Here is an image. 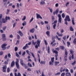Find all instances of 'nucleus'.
Listing matches in <instances>:
<instances>
[{
    "label": "nucleus",
    "mask_w": 76,
    "mask_h": 76,
    "mask_svg": "<svg viewBox=\"0 0 76 76\" xmlns=\"http://www.w3.org/2000/svg\"><path fill=\"white\" fill-rule=\"evenodd\" d=\"M2 14H0V27L1 26L2 22H3V23H6L7 22V20H8V17H7V16H6L5 19L3 18L2 19V21H1V18H2Z\"/></svg>",
    "instance_id": "f257e3e1"
},
{
    "label": "nucleus",
    "mask_w": 76,
    "mask_h": 76,
    "mask_svg": "<svg viewBox=\"0 0 76 76\" xmlns=\"http://www.w3.org/2000/svg\"><path fill=\"white\" fill-rule=\"evenodd\" d=\"M52 51L53 53H55L56 54L55 55V58L56 60H57V56H58V52L56 50H54V49H52Z\"/></svg>",
    "instance_id": "f03ea898"
},
{
    "label": "nucleus",
    "mask_w": 76,
    "mask_h": 76,
    "mask_svg": "<svg viewBox=\"0 0 76 76\" xmlns=\"http://www.w3.org/2000/svg\"><path fill=\"white\" fill-rule=\"evenodd\" d=\"M23 61L22 59H20V63L21 64V65L23 66H25V67L26 69H28V66L26 65L25 63H23Z\"/></svg>",
    "instance_id": "7ed1b4c3"
},
{
    "label": "nucleus",
    "mask_w": 76,
    "mask_h": 76,
    "mask_svg": "<svg viewBox=\"0 0 76 76\" xmlns=\"http://www.w3.org/2000/svg\"><path fill=\"white\" fill-rule=\"evenodd\" d=\"M61 34H59V33L58 32H57L56 34L58 35L59 37H62L63 36V34L62 33H63L64 32V30L63 29H62L61 30Z\"/></svg>",
    "instance_id": "20e7f679"
},
{
    "label": "nucleus",
    "mask_w": 76,
    "mask_h": 76,
    "mask_svg": "<svg viewBox=\"0 0 76 76\" xmlns=\"http://www.w3.org/2000/svg\"><path fill=\"white\" fill-rule=\"evenodd\" d=\"M68 54V53H67V50L65 51V53L64 55V60L65 61H67V55Z\"/></svg>",
    "instance_id": "39448f33"
},
{
    "label": "nucleus",
    "mask_w": 76,
    "mask_h": 76,
    "mask_svg": "<svg viewBox=\"0 0 76 76\" xmlns=\"http://www.w3.org/2000/svg\"><path fill=\"white\" fill-rule=\"evenodd\" d=\"M65 21H67V20L68 22H70L71 20H70V17L69 16L67 15L65 17V18L64 19Z\"/></svg>",
    "instance_id": "423d86ee"
},
{
    "label": "nucleus",
    "mask_w": 76,
    "mask_h": 76,
    "mask_svg": "<svg viewBox=\"0 0 76 76\" xmlns=\"http://www.w3.org/2000/svg\"><path fill=\"white\" fill-rule=\"evenodd\" d=\"M58 23H61V15L60 14H58Z\"/></svg>",
    "instance_id": "0eeeda50"
},
{
    "label": "nucleus",
    "mask_w": 76,
    "mask_h": 76,
    "mask_svg": "<svg viewBox=\"0 0 76 76\" xmlns=\"http://www.w3.org/2000/svg\"><path fill=\"white\" fill-rule=\"evenodd\" d=\"M7 45L6 44H4L1 45V47L3 50H5L6 49V46H7Z\"/></svg>",
    "instance_id": "6e6552de"
},
{
    "label": "nucleus",
    "mask_w": 76,
    "mask_h": 76,
    "mask_svg": "<svg viewBox=\"0 0 76 76\" xmlns=\"http://www.w3.org/2000/svg\"><path fill=\"white\" fill-rule=\"evenodd\" d=\"M2 39L3 41H5L6 40V35L5 34H3L2 36Z\"/></svg>",
    "instance_id": "1a4fd4ad"
},
{
    "label": "nucleus",
    "mask_w": 76,
    "mask_h": 76,
    "mask_svg": "<svg viewBox=\"0 0 76 76\" xmlns=\"http://www.w3.org/2000/svg\"><path fill=\"white\" fill-rule=\"evenodd\" d=\"M70 53L71 55H72V59H73V58H74V55L73 54V53H74V51H73V50H72V49H71L70 50Z\"/></svg>",
    "instance_id": "9d476101"
},
{
    "label": "nucleus",
    "mask_w": 76,
    "mask_h": 76,
    "mask_svg": "<svg viewBox=\"0 0 76 76\" xmlns=\"http://www.w3.org/2000/svg\"><path fill=\"white\" fill-rule=\"evenodd\" d=\"M39 62L40 63V64H45V61H40V58H38Z\"/></svg>",
    "instance_id": "9b49d317"
},
{
    "label": "nucleus",
    "mask_w": 76,
    "mask_h": 76,
    "mask_svg": "<svg viewBox=\"0 0 76 76\" xmlns=\"http://www.w3.org/2000/svg\"><path fill=\"white\" fill-rule=\"evenodd\" d=\"M36 16H37V19H39V18H40V19H42V18L41 16V15L38 14L37 13H36Z\"/></svg>",
    "instance_id": "f8f14e48"
},
{
    "label": "nucleus",
    "mask_w": 76,
    "mask_h": 76,
    "mask_svg": "<svg viewBox=\"0 0 76 76\" xmlns=\"http://www.w3.org/2000/svg\"><path fill=\"white\" fill-rule=\"evenodd\" d=\"M18 34H20V35L21 37H22L23 35V33L22 32V31L20 30H19L18 32Z\"/></svg>",
    "instance_id": "ddd939ff"
},
{
    "label": "nucleus",
    "mask_w": 76,
    "mask_h": 76,
    "mask_svg": "<svg viewBox=\"0 0 76 76\" xmlns=\"http://www.w3.org/2000/svg\"><path fill=\"white\" fill-rule=\"evenodd\" d=\"M9 59L8 58L7 59V61H5L4 62V64H8V63H9Z\"/></svg>",
    "instance_id": "4468645a"
},
{
    "label": "nucleus",
    "mask_w": 76,
    "mask_h": 76,
    "mask_svg": "<svg viewBox=\"0 0 76 76\" xmlns=\"http://www.w3.org/2000/svg\"><path fill=\"white\" fill-rule=\"evenodd\" d=\"M28 44H26L23 47V50H26V48H28Z\"/></svg>",
    "instance_id": "2eb2a0df"
},
{
    "label": "nucleus",
    "mask_w": 76,
    "mask_h": 76,
    "mask_svg": "<svg viewBox=\"0 0 76 76\" xmlns=\"http://www.w3.org/2000/svg\"><path fill=\"white\" fill-rule=\"evenodd\" d=\"M3 72H6V69H7V66H6L3 67Z\"/></svg>",
    "instance_id": "dca6fc26"
},
{
    "label": "nucleus",
    "mask_w": 76,
    "mask_h": 76,
    "mask_svg": "<svg viewBox=\"0 0 76 76\" xmlns=\"http://www.w3.org/2000/svg\"><path fill=\"white\" fill-rule=\"evenodd\" d=\"M46 34L47 35V36L48 37H50V32L48 31H47L46 32Z\"/></svg>",
    "instance_id": "f3484780"
},
{
    "label": "nucleus",
    "mask_w": 76,
    "mask_h": 76,
    "mask_svg": "<svg viewBox=\"0 0 76 76\" xmlns=\"http://www.w3.org/2000/svg\"><path fill=\"white\" fill-rule=\"evenodd\" d=\"M47 29L48 31H50V26L49 24H48L47 25Z\"/></svg>",
    "instance_id": "a211bd4d"
},
{
    "label": "nucleus",
    "mask_w": 76,
    "mask_h": 76,
    "mask_svg": "<svg viewBox=\"0 0 76 76\" xmlns=\"http://www.w3.org/2000/svg\"><path fill=\"white\" fill-rule=\"evenodd\" d=\"M15 66V61H12L11 65V67H13Z\"/></svg>",
    "instance_id": "6ab92c4d"
},
{
    "label": "nucleus",
    "mask_w": 76,
    "mask_h": 76,
    "mask_svg": "<svg viewBox=\"0 0 76 76\" xmlns=\"http://www.w3.org/2000/svg\"><path fill=\"white\" fill-rule=\"evenodd\" d=\"M41 40L39 39H38L37 41V44H40L41 43Z\"/></svg>",
    "instance_id": "aec40b11"
},
{
    "label": "nucleus",
    "mask_w": 76,
    "mask_h": 76,
    "mask_svg": "<svg viewBox=\"0 0 76 76\" xmlns=\"http://www.w3.org/2000/svg\"><path fill=\"white\" fill-rule=\"evenodd\" d=\"M65 75L66 76H71V74L69 72H66V73Z\"/></svg>",
    "instance_id": "412c9836"
},
{
    "label": "nucleus",
    "mask_w": 76,
    "mask_h": 76,
    "mask_svg": "<svg viewBox=\"0 0 76 76\" xmlns=\"http://www.w3.org/2000/svg\"><path fill=\"white\" fill-rule=\"evenodd\" d=\"M35 31V29L34 28H33L31 29L30 30V32L31 33H34Z\"/></svg>",
    "instance_id": "4be33fe9"
},
{
    "label": "nucleus",
    "mask_w": 76,
    "mask_h": 76,
    "mask_svg": "<svg viewBox=\"0 0 76 76\" xmlns=\"http://www.w3.org/2000/svg\"><path fill=\"white\" fill-rule=\"evenodd\" d=\"M45 2L42 0L40 2V4H45Z\"/></svg>",
    "instance_id": "5701e85b"
},
{
    "label": "nucleus",
    "mask_w": 76,
    "mask_h": 76,
    "mask_svg": "<svg viewBox=\"0 0 76 76\" xmlns=\"http://www.w3.org/2000/svg\"><path fill=\"white\" fill-rule=\"evenodd\" d=\"M58 64H60V62L55 61L54 63L55 66H57Z\"/></svg>",
    "instance_id": "b1692460"
},
{
    "label": "nucleus",
    "mask_w": 76,
    "mask_h": 76,
    "mask_svg": "<svg viewBox=\"0 0 76 76\" xmlns=\"http://www.w3.org/2000/svg\"><path fill=\"white\" fill-rule=\"evenodd\" d=\"M15 64L16 65L17 69H19L20 68L19 65V64L16 63Z\"/></svg>",
    "instance_id": "393cba45"
},
{
    "label": "nucleus",
    "mask_w": 76,
    "mask_h": 76,
    "mask_svg": "<svg viewBox=\"0 0 76 76\" xmlns=\"http://www.w3.org/2000/svg\"><path fill=\"white\" fill-rule=\"evenodd\" d=\"M72 24L74 25H75V22H74V18L73 17L72 18Z\"/></svg>",
    "instance_id": "a878e982"
},
{
    "label": "nucleus",
    "mask_w": 76,
    "mask_h": 76,
    "mask_svg": "<svg viewBox=\"0 0 76 76\" xmlns=\"http://www.w3.org/2000/svg\"><path fill=\"white\" fill-rule=\"evenodd\" d=\"M26 25V22L24 21V22L22 23V25L23 26H25Z\"/></svg>",
    "instance_id": "bb28decb"
},
{
    "label": "nucleus",
    "mask_w": 76,
    "mask_h": 76,
    "mask_svg": "<svg viewBox=\"0 0 76 76\" xmlns=\"http://www.w3.org/2000/svg\"><path fill=\"white\" fill-rule=\"evenodd\" d=\"M49 65H52V66H53V65H54V62L50 61L49 62Z\"/></svg>",
    "instance_id": "cd10ccee"
},
{
    "label": "nucleus",
    "mask_w": 76,
    "mask_h": 76,
    "mask_svg": "<svg viewBox=\"0 0 76 76\" xmlns=\"http://www.w3.org/2000/svg\"><path fill=\"white\" fill-rule=\"evenodd\" d=\"M70 30L71 31H74V29L73 28V27L72 26H71L70 27Z\"/></svg>",
    "instance_id": "c85d7f7f"
},
{
    "label": "nucleus",
    "mask_w": 76,
    "mask_h": 76,
    "mask_svg": "<svg viewBox=\"0 0 76 76\" xmlns=\"http://www.w3.org/2000/svg\"><path fill=\"white\" fill-rule=\"evenodd\" d=\"M32 44L33 45H35V44H36V43H37V42H34V40H32Z\"/></svg>",
    "instance_id": "c756f323"
},
{
    "label": "nucleus",
    "mask_w": 76,
    "mask_h": 76,
    "mask_svg": "<svg viewBox=\"0 0 76 76\" xmlns=\"http://www.w3.org/2000/svg\"><path fill=\"white\" fill-rule=\"evenodd\" d=\"M67 44L68 47H69V45H70V43L69 42H67Z\"/></svg>",
    "instance_id": "7c9ffc66"
},
{
    "label": "nucleus",
    "mask_w": 76,
    "mask_h": 76,
    "mask_svg": "<svg viewBox=\"0 0 76 76\" xmlns=\"http://www.w3.org/2000/svg\"><path fill=\"white\" fill-rule=\"evenodd\" d=\"M73 43L75 44H76V38H75L73 41Z\"/></svg>",
    "instance_id": "2f4dec72"
},
{
    "label": "nucleus",
    "mask_w": 76,
    "mask_h": 76,
    "mask_svg": "<svg viewBox=\"0 0 76 76\" xmlns=\"http://www.w3.org/2000/svg\"><path fill=\"white\" fill-rule=\"evenodd\" d=\"M56 38L58 39V41H60V40L61 39V38H58V37L57 35L56 36Z\"/></svg>",
    "instance_id": "473e14b6"
},
{
    "label": "nucleus",
    "mask_w": 76,
    "mask_h": 76,
    "mask_svg": "<svg viewBox=\"0 0 76 76\" xmlns=\"http://www.w3.org/2000/svg\"><path fill=\"white\" fill-rule=\"evenodd\" d=\"M60 47L61 48V49L62 50H64V47L63 46H61Z\"/></svg>",
    "instance_id": "72a5a7b5"
},
{
    "label": "nucleus",
    "mask_w": 76,
    "mask_h": 76,
    "mask_svg": "<svg viewBox=\"0 0 76 76\" xmlns=\"http://www.w3.org/2000/svg\"><path fill=\"white\" fill-rule=\"evenodd\" d=\"M10 10H9L8 9H7V13H6L7 15L9 14V12H10Z\"/></svg>",
    "instance_id": "f704fd0d"
},
{
    "label": "nucleus",
    "mask_w": 76,
    "mask_h": 76,
    "mask_svg": "<svg viewBox=\"0 0 76 76\" xmlns=\"http://www.w3.org/2000/svg\"><path fill=\"white\" fill-rule=\"evenodd\" d=\"M51 61L52 62H54V57H53L51 58Z\"/></svg>",
    "instance_id": "c9c22d12"
},
{
    "label": "nucleus",
    "mask_w": 76,
    "mask_h": 76,
    "mask_svg": "<svg viewBox=\"0 0 76 76\" xmlns=\"http://www.w3.org/2000/svg\"><path fill=\"white\" fill-rule=\"evenodd\" d=\"M48 54H50V46H48Z\"/></svg>",
    "instance_id": "e433bc0d"
},
{
    "label": "nucleus",
    "mask_w": 76,
    "mask_h": 76,
    "mask_svg": "<svg viewBox=\"0 0 76 76\" xmlns=\"http://www.w3.org/2000/svg\"><path fill=\"white\" fill-rule=\"evenodd\" d=\"M75 63H76V61H74V62L71 63V65L72 66H73V65H75Z\"/></svg>",
    "instance_id": "4c0bfd02"
},
{
    "label": "nucleus",
    "mask_w": 76,
    "mask_h": 76,
    "mask_svg": "<svg viewBox=\"0 0 76 76\" xmlns=\"http://www.w3.org/2000/svg\"><path fill=\"white\" fill-rule=\"evenodd\" d=\"M15 55L16 56V57H19V54H18V53L17 52L16 53Z\"/></svg>",
    "instance_id": "58836bf2"
},
{
    "label": "nucleus",
    "mask_w": 76,
    "mask_h": 76,
    "mask_svg": "<svg viewBox=\"0 0 76 76\" xmlns=\"http://www.w3.org/2000/svg\"><path fill=\"white\" fill-rule=\"evenodd\" d=\"M8 58H11V55L10 54V53H8Z\"/></svg>",
    "instance_id": "ea45409f"
},
{
    "label": "nucleus",
    "mask_w": 76,
    "mask_h": 76,
    "mask_svg": "<svg viewBox=\"0 0 76 76\" xmlns=\"http://www.w3.org/2000/svg\"><path fill=\"white\" fill-rule=\"evenodd\" d=\"M44 42H45V45H48V43H47V40H44Z\"/></svg>",
    "instance_id": "a19ab883"
},
{
    "label": "nucleus",
    "mask_w": 76,
    "mask_h": 76,
    "mask_svg": "<svg viewBox=\"0 0 76 76\" xmlns=\"http://www.w3.org/2000/svg\"><path fill=\"white\" fill-rule=\"evenodd\" d=\"M56 42V40H53V41L51 42L50 43V45H52V44H53V43H54V42Z\"/></svg>",
    "instance_id": "79ce46f5"
},
{
    "label": "nucleus",
    "mask_w": 76,
    "mask_h": 76,
    "mask_svg": "<svg viewBox=\"0 0 76 76\" xmlns=\"http://www.w3.org/2000/svg\"><path fill=\"white\" fill-rule=\"evenodd\" d=\"M63 67H61L60 69V72H61V73H62V72H63Z\"/></svg>",
    "instance_id": "37998d69"
},
{
    "label": "nucleus",
    "mask_w": 76,
    "mask_h": 76,
    "mask_svg": "<svg viewBox=\"0 0 76 76\" xmlns=\"http://www.w3.org/2000/svg\"><path fill=\"white\" fill-rule=\"evenodd\" d=\"M56 24H54L53 26V29H56Z\"/></svg>",
    "instance_id": "c03bdc74"
},
{
    "label": "nucleus",
    "mask_w": 76,
    "mask_h": 76,
    "mask_svg": "<svg viewBox=\"0 0 76 76\" xmlns=\"http://www.w3.org/2000/svg\"><path fill=\"white\" fill-rule=\"evenodd\" d=\"M62 17L63 18H64L65 17V15L64 13H62Z\"/></svg>",
    "instance_id": "a18cd8bd"
},
{
    "label": "nucleus",
    "mask_w": 76,
    "mask_h": 76,
    "mask_svg": "<svg viewBox=\"0 0 76 76\" xmlns=\"http://www.w3.org/2000/svg\"><path fill=\"white\" fill-rule=\"evenodd\" d=\"M2 29L3 31H5L6 29V26H5L4 27H3Z\"/></svg>",
    "instance_id": "49530a36"
},
{
    "label": "nucleus",
    "mask_w": 76,
    "mask_h": 76,
    "mask_svg": "<svg viewBox=\"0 0 76 76\" xmlns=\"http://www.w3.org/2000/svg\"><path fill=\"white\" fill-rule=\"evenodd\" d=\"M48 9L50 10V12H51V13H52V12H53V9H50V8H48Z\"/></svg>",
    "instance_id": "de8ad7c7"
},
{
    "label": "nucleus",
    "mask_w": 76,
    "mask_h": 76,
    "mask_svg": "<svg viewBox=\"0 0 76 76\" xmlns=\"http://www.w3.org/2000/svg\"><path fill=\"white\" fill-rule=\"evenodd\" d=\"M26 54V52L25 51H24L22 54V56H24Z\"/></svg>",
    "instance_id": "09e8293b"
},
{
    "label": "nucleus",
    "mask_w": 76,
    "mask_h": 76,
    "mask_svg": "<svg viewBox=\"0 0 76 76\" xmlns=\"http://www.w3.org/2000/svg\"><path fill=\"white\" fill-rule=\"evenodd\" d=\"M16 60H17V61L15 62V64H16V63H17V64H19V63H18L19 61V60L18 59H16Z\"/></svg>",
    "instance_id": "8fccbe9b"
},
{
    "label": "nucleus",
    "mask_w": 76,
    "mask_h": 76,
    "mask_svg": "<svg viewBox=\"0 0 76 76\" xmlns=\"http://www.w3.org/2000/svg\"><path fill=\"white\" fill-rule=\"evenodd\" d=\"M28 65L29 67H32V65H31V64H30L29 63H28Z\"/></svg>",
    "instance_id": "3c124183"
},
{
    "label": "nucleus",
    "mask_w": 76,
    "mask_h": 76,
    "mask_svg": "<svg viewBox=\"0 0 76 76\" xmlns=\"http://www.w3.org/2000/svg\"><path fill=\"white\" fill-rule=\"evenodd\" d=\"M19 44V40H17V42L15 44V45H17V44Z\"/></svg>",
    "instance_id": "603ef678"
},
{
    "label": "nucleus",
    "mask_w": 76,
    "mask_h": 76,
    "mask_svg": "<svg viewBox=\"0 0 76 76\" xmlns=\"http://www.w3.org/2000/svg\"><path fill=\"white\" fill-rule=\"evenodd\" d=\"M60 72H58L57 73L55 74V75H60Z\"/></svg>",
    "instance_id": "864d4df0"
},
{
    "label": "nucleus",
    "mask_w": 76,
    "mask_h": 76,
    "mask_svg": "<svg viewBox=\"0 0 76 76\" xmlns=\"http://www.w3.org/2000/svg\"><path fill=\"white\" fill-rule=\"evenodd\" d=\"M10 72V68H7V72L8 73H9Z\"/></svg>",
    "instance_id": "5fc2aeb1"
},
{
    "label": "nucleus",
    "mask_w": 76,
    "mask_h": 76,
    "mask_svg": "<svg viewBox=\"0 0 76 76\" xmlns=\"http://www.w3.org/2000/svg\"><path fill=\"white\" fill-rule=\"evenodd\" d=\"M18 48H17V47H15V51H18Z\"/></svg>",
    "instance_id": "6e6d98bb"
},
{
    "label": "nucleus",
    "mask_w": 76,
    "mask_h": 76,
    "mask_svg": "<svg viewBox=\"0 0 76 76\" xmlns=\"http://www.w3.org/2000/svg\"><path fill=\"white\" fill-rule=\"evenodd\" d=\"M31 54L32 55V57H33V58H35V56L34 55V54H33V53H32V52L31 53Z\"/></svg>",
    "instance_id": "4d7b16f0"
},
{
    "label": "nucleus",
    "mask_w": 76,
    "mask_h": 76,
    "mask_svg": "<svg viewBox=\"0 0 76 76\" xmlns=\"http://www.w3.org/2000/svg\"><path fill=\"white\" fill-rule=\"evenodd\" d=\"M26 19V16H24V17L22 19V20H25Z\"/></svg>",
    "instance_id": "13d9d810"
},
{
    "label": "nucleus",
    "mask_w": 76,
    "mask_h": 76,
    "mask_svg": "<svg viewBox=\"0 0 76 76\" xmlns=\"http://www.w3.org/2000/svg\"><path fill=\"white\" fill-rule=\"evenodd\" d=\"M16 24V23H14V24H13V28H15V27Z\"/></svg>",
    "instance_id": "bf43d9fd"
},
{
    "label": "nucleus",
    "mask_w": 76,
    "mask_h": 76,
    "mask_svg": "<svg viewBox=\"0 0 76 76\" xmlns=\"http://www.w3.org/2000/svg\"><path fill=\"white\" fill-rule=\"evenodd\" d=\"M65 75V73L63 72L62 73L61 75V76H64Z\"/></svg>",
    "instance_id": "052dcab7"
},
{
    "label": "nucleus",
    "mask_w": 76,
    "mask_h": 76,
    "mask_svg": "<svg viewBox=\"0 0 76 76\" xmlns=\"http://www.w3.org/2000/svg\"><path fill=\"white\" fill-rule=\"evenodd\" d=\"M55 50H57V51H59L60 50V49L58 47L55 48Z\"/></svg>",
    "instance_id": "680f3d73"
},
{
    "label": "nucleus",
    "mask_w": 76,
    "mask_h": 76,
    "mask_svg": "<svg viewBox=\"0 0 76 76\" xmlns=\"http://www.w3.org/2000/svg\"><path fill=\"white\" fill-rule=\"evenodd\" d=\"M56 43H55L53 44H52V46L53 47H54V46H55L56 45Z\"/></svg>",
    "instance_id": "e2e57ef3"
},
{
    "label": "nucleus",
    "mask_w": 76,
    "mask_h": 76,
    "mask_svg": "<svg viewBox=\"0 0 76 76\" xmlns=\"http://www.w3.org/2000/svg\"><path fill=\"white\" fill-rule=\"evenodd\" d=\"M17 76H21V74L20 72H19Z\"/></svg>",
    "instance_id": "0e129e2a"
},
{
    "label": "nucleus",
    "mask_w": 76,
    "mask_h": 76,
    "mask_svg": "<svg viewBox=\"0 0 76 76\" xmlns=\"http://www.w3.org/2000/svg\"><path fill=\"white\" fill-rule=\"evenodd\" d=\"M55 13L56 14H57L58 13V10H56V11H55Z\"/></svg>",
    "instance_id": "69168bd1"
},
{
    "label": "nucleus",
    "mask_w": 76,
    "mask_h": 76,
    "mask_svg": "<svg viewBox=\"0 0 76 76\" xmlns=\"http://www.w3.org/2000/svg\"><path fill=\"white\" fill-rule=\"evenodd\" d=\"M4 58L5 59H7V55H6L5 56V57H4Z\"/></svg>",
    "instance_id": "338daca9"
},
{
    "label": "nucleus",
    "mask_w": 76,
    "mask_h": 76,
    "mask_svg": "<svg viewBox=\"0 0 76 76\" xmlns=\"http://www.w3.org/2000/svg\"><path fill=\"white\" fill-rule=\"evenodd\" d=\"M69 2H68L66 3V4H65V6L66 7L68 5H69Z\"/></svg>",
    "instance_id": "774afa93"
}]
</instances>
